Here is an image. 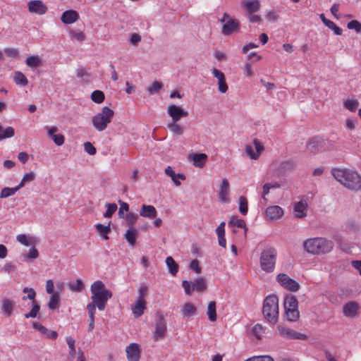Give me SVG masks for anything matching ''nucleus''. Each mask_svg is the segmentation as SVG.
I'll list each match as a JSON object with an SVG mask.
<instances>
[{
    "mask_svg": "<svg viewBox=\"0 0 361 361\" xmlns=\"http://www.w3.org/2000/svg\"><path fill=\"white\" fill-rule=\"evenodd\" d=\"M140 215L142 217L154 219L157 216V212L152 205L142 204L140 210Z\"/></svg>",
    "mask_w": 361,
    "mask_h": 361,
    "instance_id": "aec40b11",
    "label": "nucleus"
},
{
    "mask_svg": "<svg viewBox=\"0 0 361 361\" xmlns=\"http://www.w3.org/2000/svg\"><path fill=\"white\" fill-rule=\"evenodd\" d=\"M85 151L90 155H94L97 152L96 148L90 142H86L84 144Z\"/></svg>",
    "mask_w": 361,
    "mask_h": 361,
    "instance_id": "0e129e2a",
    "label": "nucleus"
},
{
    "mask_svg": "<svg viewBox=\"0 0 361 361\" xmlns=\"http://www.w3.org/2000/svg\"><path fill=\"white\" fill-rule=\"evenodd\" d=\"M331 174L345 188L353 191L361 190V176L355 171L347 169H333Z\"/></svg>",
    "mask_w": 361,
    "mask_h": 361,
    "instance_id": "f257e3e1",
    "label": "nucleus"
},
{
    "mask_svg": "<svg viewBox=\"0 0 361 361\" xmlns=\"http://www.w3.org/2000/svg\"><path fill=\"white\" fill-rule=\"evenodd\" d=\"M118 204L120 205V208H119L118 213V217L120 219H124L125 218L124 211L128 212L129 205L128 203L123 202L122 200H119Z\"/></svg>",
    "mask_w": 361,
    "mask_h": 361,
    "instance_id": "6e6d98bb",
    "label": "nucleus"
},
{
    "mask_svg": "<svg viewBox=\"0 0 361 361\" xmlns=\"http://www.w3.org/2000/svg\"><path fill=\"white\" fill-rule=\"evenodd\" d=\"M229 224L238 228H245L247 231L246 224L243 219L234 218L229 221Z\"/></svg>",
    "mask_w": 361,
    "mask_h": 361,
    "instance_id": "5fc2aeb1",
    "label": "nucleus"
},
{
    "mask_svg": "<svg viewBox=\"0 0 361 361\" xmlns=\"http://www.w3.org/2000/svg\"><path fill=\"white\" fill-rule=\"evenodd\" d=\"M196 312V307L191 302L185 303L181 309V312L184 317H190L195 314Z\"/></svg>",
    "mask_w": 361,
    "mask_h": 361,
    "instance_id": "c85d7f7f",
    "label": "nucleus"
},
{
    "mask_svg": "<svg viewBox=\"0 0 361 361\" xmlns=\"http://www.w3.org/2000/svg\"><path fill=\"white\" fill-rule=\"evenodd\" d=\"M164 172L166 175L171 177L172 181L176 186L180 185L181 183L180 180H184L185 179V176L184 174L176 173L171 166H167L165 169Z\"/></svg>",
    "mask_w": 361,
    "mask_h": 361,
    "instance_id": "412c9836",
    "label": "nucleus"
},
{
    "mask_svg": "<svg viewBox=\"0 0 361 361\" xmlns=\"http://www.w3.org/2000/svg\"><path fill=\"white\" fill-rule=\"evenodd\" d=\"M39 257V252L35 247H32L28 253L25 256L26 260H34Z\"/></svg>",
    "mask_w": 361,
    "mask_h": 361,
    "instance_id": "bf43d9fd",
    "label": "nucleus"
},
{
    "mask_svg": "<svg viewBox=\"0 0 361 361\" xmlns=\"http://www.w3.org/2000/svg\"><path fill=\"white\" fill-rule=\"evenodd\" d=\"M51 140L54 141V142L57 145V146H61L63 145L64 143V140H65V138H64V136L61 134V133H59V134H56L52 138Z\"/></svg>",
    "mask_w": 361,
    "mask_h": 361,
    "instance_id": "774afa93",
    "label": "nucleus"
},
{
    "mask_svg": "<svg viewBox=\"0 0 361 361\" xmlns=\"http://www.w3.org/2000/svg\"><path fill=\"white\" fill-rule=\"evenodd\" d=\"M359 106L357 99H348L344 102V106L350 111H355Z\"/></svg>",
    "mask_w": 361,
    "mask_h": 361,
    "instance_id": "09e8293b",
    "label": "nucleus"
},
{
    "mask_svg": "<svg viewBox=\"0 0 361 361\" xmlns=\"http://www.w3.org/2000/svg\"><path fill=\"white\" fill-rule=\"evenodd\" d=\"M128 361H139L141 355V349L138 343H132L126 348Z\"/></svg>",
    "mask_w": 361,
    "mask_h": 361,
    "instance_id": "ddd939ff",
    "label": "nucleus"
},
{
    "mask_svg": "<svg viewBox=\"0 0 361 361\" xmlns=\"http://www.w3.org/2000/svg\"><path fill=\"white\" fill-rule=\"evenodd\" d=\"M66 343L69 347V355L71 357H74L75 356V340L71 336L66 338Z\"/></svg>",
    "mask_w": 361,
    "mask_h": 361,
    "instance_id": "8fccbe9b",
    "label": "nucleus"
},
{
    "mask_svg": "<svg viewBox=\"0 0 361 361\" xmlns=\"http://www.w3.org/2000/svg\"><path fill=\"white\" fill-rule=\"evenodd\" d=\"M360 305L356 301L346 302L343 307V314L345 317L354 318L359 312Z\"/></svg>",
    "mask_w": 361,
    "mask_h": 361,
    "instance_id": "2eb2a0df",
    "label": "nucleus"
},
{
    "mask_svg": "<svg viewBox=\"0 0 361 361\" xmlns=\"http://www.w3.org/2000/svg\"><path fill=\"white\" fill-rule=\"evenodd\" d=\"M324 25L328 27L329 29L334 30V33L337 35H341L342 34V30L336 25V24L329 20L328 21H324Z\"/></svg>",
    "mask_w": 361,
    "mask_h": 361,
    "instance_id": "052dcab7",
    "label": "nucleus"
},
{
    "mask_svg": "<svg viewBox=\"0 0 361 361\" xmlns=\"http://www.w3.org/2000/svg\"><path fill=\"white\" fill-rule=\"evenodd\" d=\"M276 257L277 252L273 247L263 250L260 255L261 269L267 273L272 272L275 268Z\"/></svg>",
    "mask_w": 361,
    "mask_h": 361,
    "instance_id": "423d86ee",
    "label": "nucleus"
},
{
    "mask_svg": "<svg viewBox=\"0 0 361 361\" xmlns=\"http://www.w3.org/2000/svg\"><path fill=\"white\" fill-rule=\"evenodd\" d=\"M14 135L15 130L13 127L9 126L4 129L3 126L0 125V140L12 137Z\"/></svg>",
    "mask_w": 361,
    "mask_h": 361,
    "instance_id": "c9c22d12",
    "label": "nucleus"
},
{
    "mask_svg": "<svg viewBox=\"0 0 361 361\" xmlns=\"http://www.w3.org/2000/svg\"><path fill=\"white\" fill-rule=\"evenodd\" d=\"M114 115V112L111 109L107 106L103 107L100 113L92 117L93 126L98 131L104 130L111 122Z\"/></svg>",
    "mask_w": 361,
    "mask_h": 361,
    "instance_id": "39448f33",
    "label": "nucleus"
},
{
    "mask_svg": "<svg viewBox=\"0 0 361 361\" xmlns=\"http://www.w3.org/2000/svg\"><path fill=\"white\" fill-rule=\"evenodd\" d=\"M207 288L206 281L203 278H198L192 283V290L201 292Z\"/></svg>",
    "mask_w": 361,
    "mask_h": 361,
    "instance_id": "f704fd0d",
    "label": "nucleus"
},
{
    "mask_svg": "<svg viewBox=\"0 0 361 361\" xmlns=\"http://www.w3.org/2000/svg\"><path fill=\"white\" fill-rule=\"evenodd\" d=\"M70 290L73 292H81L84 288V284L81 279H77L75 283H70L68 285Z\"/></svg>",
    "mask_w": 361,
    "mask_h": 361,
    "instance_id": "c03bdc74",
    "label": "nucleus"
},
{
    "mask_svg": "<svg viewBox=\"0 0 361 361\" xmlns=\"http://www.w3.org/2000/svg\"><path fill=\"white\" fill-rule=\"evenodd\" d=\"M167 113L171 117V121L178 122L181 118L187 117L188 112L181 106L171 104L167 108Z\"/></svg>",
    "mask_w": 361,
    "mask_h": 361,
    "instance_id": "9b49d317",
    "label": "nucleus"
},
{
    "mask_svg": "<svg viewBox=\"0 0 361 361\" xmlns=\"http://www.w3.org/2000/svg\"><path fill=\"white\" fill-rule=\"evenodd\" d=\"M303 247L308 253L324 254L329 252L333 249L334 243L324 238H313L305 240Z\"/></svg>",
    "mask_w": 361,
    "mask_h": 361,
    "instance_id": "7ed1b4c3",
    "label": "nucleus"
},
{
    "mask_svg": "<svg viewBox=\"0 0 361 361\" xmlns=\"http://www.w3.org/2000/svg\"><path fill=\"white\" fill-rule=\"evenodd\" d=\"M124 219H126V224L129 228H134V226L138 219V215L133 212H128L125 215Z\"/></svg>",
    "mask_w": 361,
    "mask_h": 361,
    "instance_id": "37998d69",
    "label": "nucleus"
},
{
    "mask_svg": "<svg viewBox=\"0 0 361 361\" xmlns=\"http://www.w3.org/2000/svg\"><path fill=\"white\" fill-rule=\"evenodd\" d=\"M25 63L28 67L35 68L41 65L42 61L39 56L33 55L30 56L26 59Z\"/></svg>",
    "mask_w": 361,
    "mask_h": 361,
    "instance_id": "72a5a7b5",
    "label": "nucleus"
},
{
    "mask_svg": "<svg viewBox=\"0 0 361 361\" xmlns=\"http://www.w3.org/2000/svg\"><path fill=\"white\" fill-rule=\"evenodd\" d=\"M298 308V300L295 297L289 295L286 297L284 300V309H295Z\"/></svg>",
    "mask_w": 361,
    "mask_h": 361,
    "instance_id": "a19ab883",
    "label": "nucleus"
},
{
    "mask_svg": "<svg viewBox=\"0 0 361 361\" xmlns=\"http://www.w3.org/2000/svg\"><path fill=\"white\" fill-rule=\"evenodd\" d=\"M95 228L97 231L104 240L109 239L108 233L111 232L110 223H109L106 226L102 224H97L95 225Z\"/></svg>",
    "mask_w": 361,
    "mask_h": 361,
    "instance_id": "c756f323",
    "label": "nucleus"
},
{
    "mask_svg": "<svg viewBox=\"0 0 361 361\" xmlns=\"http://www.w3.org/2000/svg\"><path fill=\"white\" fill-rule=\"evenodd\" d=\"M348 29L355 30L357 32H360L361 31V23H360L357 20H353L350 21L347 25Z\"/></svg>",
    "mask_w": 361,
    "mask_h": 361,
    "instance_id": "e2e57ef3",
    "label": "nucleus"
},
{
    "mask_svg": "<svg viewBox=\"0 0 361 361\" xmlns=\"http://www.w3.org/2000/svg\"><path fill=\"white\" fill-rule=\"evenodd\" d=\"M105 207H106V210L103 214L104 218L111 217L118 209L117 205L115 203H106Z\"/></svg>",
    "mask_w": 361,
    "mask_h": 361,
    "instance_id": "de8ad7c7",
    "label": "nucleus"
},
{
    "mask_svg": "<svg viewBox=\"0 0 361 361\" xmlns=\"http://www.w3.org/2000/svg\"><path fill=\"white\" fill-rule=\"evenodd\" d=\"M78 78H80L85 83H89L91 81V75L86 69L79 68L76 71Z\"/></svg>",
    "mask_w": 361,
    "mask_h": 361,
    "instance_id": "58836bf2",
    "label": "nucleus"
},
{
    "mask_svg": "<svg viewBox=\"0 0 361 361\" xmlns=\"http://www.w3.org/2000/svg\"><path fill=\"white\" fill-rule=\"evenodd\" d=\"M191 160L195 167L202 168L207 160V155L204 153H195L191 156Z\"/></svg>",
    "mask_w": 361,
    "mask_h": 361,
    "instance_id": "b1692460",
    "label": "nucleus"
},
{
    "mask_svg": "<svg viewBox=\"0 0 361 361\" xmlns=\"http://www.w3.org/2000/svg\"><path fill=\"white\" fill-rule=\"evenodd\" d=\"M207 316L211 322H215L217 319L216 310V302L210 301L208 304Z\"/></svg>",
    "mask_w": 361,
    "mask_h": 361,
    "instance_id": "473e14b6",
    "label": "nucleus"
},
{
    "mask_svg": "<svg viewBox=\"0 0 361 361\" xmlns=\"http://www.w3.org/2000/svg\"><path fill=\"white\" fill-rule=\"evenodd\" d=\"M23 292L24 293H27V296H23V300H25L26 299H29V300H32L33 302L35 301V296H36V293L34 289H32V288H25L23 289Z\"/></svg>",
    "mask_w": 361,
    "mask_h": 361,
    "instance_id": "680f3d73",
    "label": "nucleus"
},
{
    "mask_svg": "<svg viewBox=\"0 0 361 361\" xmlns=\"http://www.w3.org/2000/svg\"><path fill=\"white\" fill-rule=\"evenodd\" d=\"M124 237L130 245L134 246L137 237V230L135 228H129L126 231Z\"/></svg>",
    "mask_w": 361,
    "mask_h": 361,
    "instance_id": "cd10ccee",
    "label": "nucleus"
},
{
    "mask_svg": "<svg viewBox=\"0 0 361 361\" xmlns=\"http://www.w3.org/2000/svg\"><path fill=\"white\" fill-rule=\"evenodd\" d=\"M147 309V301L145 299L136 298L135 302L131 306L132 312L135 318L140 317Z\"/></svg>",
    "mask_w": 361,
    "mask_h": 361,
    "instance_id": "dca6fc26",
    "label": "nucleus"
},
{
    "mask_svg": "<svg viewBox=\"0 0 361 361\" xmlns=\"http://www.w3.org/2000/svg\"><path fill=\"white\" fill-rule=\"evenodd\" d=\"M90 291L92 302L97 305L99 310H104L108 300L112 297V293L106 289L104 283L99 280L91 285Z\"/></svg>",
    "mask_w": 361,
    "mask_h": 361,
    "instance_id": "f03ea898",
    "label": "nucleus"
},
{
    "mask_svg": "<svg viewBox=\"0 0 361 361\" xmlns=\"http://www.w3.org/2000/svg\"><path fill=\"white\" fill-rule=\"evenodd\" d=\"M276 281L284 288L296 292L300 289V284L286 274H279L276 276Z\"/></svg>",
    "mask_w": 361,
    "mask_h": 361,
    "instance_id": "1a4fd4ad",
    "label": "nucleus"
},
{
    "mask_svg": "<svg viewBox=\"0 0 361 361\" xmlns=\"http://www.w3.org/2000/svg\"><path fill=\"white\" fill-rule=\"evenodd\" d=\"M20 190L18 185L14 188L5 187L0 192V198L4 199L11 197L16 194V192Z\"/></svg>",
    "mask_w": 361,
    "mask_h": 361,
    "instance_id": "e433bc0d",
    "label": "nucleus"
},
{
    "mask_svg": "<svg viewBox=\"0 0 361 361\" xmlns=\"http://www.w3.org/2000/svg\"><path fill=\"white\" fill-rule=\"evenodd\" d=\"M245 361H274V359L269 355L254 356L247 359Z\"/></svg>",
    "mask_w": 361,
    "mask_h": 361,
    "instance_id": "69168bd1",
    "label": "nucleus"
},
{
    "mask_svg": "<svg viewBox=\"0 0 361 361\" xmlns=\"http://www.w3.org/2000/svg\"><path fill=\"white\" fill-rule=\"evenodd\" d=\"M166 264L168 267L169 273L175 276L178 271V265L173 259L172 257H167L166 259Z\"/></svg>",
    "mask_w": 361,
    "mask_h": 361,
    "instance_id": "2f4dec72",
    "label": "nucleus"
},
{
    "mask_svg": "<svg viewBox=\"0 0 361 361\" xmlns=\"http://www.w3.org/2000/svg\"><path fill=\"white\" fill-rule=\"evenodd\" d=\"M212 73L214 76L218 79L219 90H227L228 86L224 73L216 68H214Z\"/></svg>",
    "mask_w": 361,
    "mask_h": 361,
    "instance_id": "a878e982",
    "label": "nucleus"
},
{
    "mask_svg": "<svg viewBox=\"0 0 361 361\" xmlns=\"http://www.w3.org/2000/svg\"><path fill=\"white\" fill-rule=\"evenodd\" d=\"M264 149V145L257 139H254L252 143L245 146L246 154L252 160H257Z\"/></svg>",
    "mask_w": 361,
    "mask_h": 361,
    "instance_id": "6e6552de",
    "label": "nucleus"
},
{
    "mask_svg": "<svg viewBox=\"0 0 361 361\" xmlns=\"http://www.w3.org/2000/svg\"><path fill=\"white\" fill-rule=\"evenodd\" d=\"M295 166V162L293 160L289 159L281 163L279 170L281 173H286L288 171L294 170Z\"/></svg>",
    "mask_w": 361,
    "mask_h": 361,
    "instance_id": "7c9ffc66",
    "label": "nucleus"
},
{
    "mask_svg": "<svg viewBox=\"0 0 361 361\" xmlns=\"http://www.w3.org/2000/svg\"><path fill=\"white\" fill-rule=\"evenodd\" d=\"M279 335L286 339L305 340L307 336L305 334L295 331V330L281 325L277 326Z\"/></svg>",
    "mask_w": 361,
    "mask_h": 361,
    "instance_id": "9d476101",
    "label": "nucleus"
},
{
    "mask_svg": "<svg viewBox=\"0 0 361 361\" xmlns=\"http://www.w3.org/2000/svg\"><path fill=\"white\" fill-rule=\"evenodd\" d=\"M243 4L248 14L258 11L261 6L259 0H245Z\"/></svg>",
    "mask_w": 361,
    "mask_h": 361,
    "instance_id": "393cba45",
    "label": "nucleus"
},
{
    "mask_svg": "<svg viewBox=\"0 0 361 361\" xmlns=\"http://www.w3.org/2000/svg\"><path fill=\"white\" fill-rule=\"evenodd\" d=\"M322 140L316 137L311 139L307 144V150L313 154L318 153L322 150Z\"/></svg>",
    "mask_w": 361,
    "mask_h": 361,
    "instance_id": "4be33fe9",
    "label": "nucleus"
},
{
    "mask_svg": "<svg viewBox=\"0 0 361 361\" xmlns=\"http://www.w3.org/2000/svg\"><path fill=\"white\" fill-rule=\"evenodd\" d=\"M40 310L39 305L36 302V301H34L32 302V308L31 310L25 314V317L28 318H35L37 316V314L39 313Z\"/></svg>",
    "mask_w": 361,
    "mask_h": 361,
    "instance_id": "3c124183",
    "label": "nucleus"
},
{
    "mask_svg": "<svg viewBox=\"0 0 361 361\" xmlns=\"http://www.w3.org/2000/svg\"><path fill=\"white\" fill-rule=\"evenodd\" d=\"M59 296L57 293L51 295L48 303V308L54 310L59 307Z\"/></svg>",
    "mask_w": 361,
    "mask_h": 361,
    "instance_id": "49530a36",
    "label": "nucleus"
},
{
    "mask_svg": "<svg viewBox=\"0 0 361 361\" xmlns=\"http://www.w3.org/2000/svg\"><path fill=\"white\" fill-rule=\"evenodd\" d=\"M230 183L226 178H223L219 184L218 197L221 202H230Z\"/></svg>",
    "mask_w": 361,
    "mask_h": 361,
    "instance_id": "f8f14e48",
    "label": "nucleus"
},
{
    "mask_svg": "<svg viewBox=\"0 0 361 361\" xmlns=\"http://www.w3.org/2000/svg\"><path fill=\"white\" fill-rule=\"evenodd\" d=\"M35 178L36 174L35 172L30 171L28 173H26L25 174H24L20 183L18 185V188H20V189L23 188L27 183L33 181L35 179Z\"/></svg>",
    "mask_w": 361,
    "mask_h": 361,
    "instance_id": "4c0bfd02",
    "label": "nucleus"
},
{
    "mask_svg": "<svg viewBox=\"0 0 361 361\" xmlns=\"http://www.w3.org/2000/svg\"><path fill=\"white\" fill-rule=\"evenodd\" d=\"M104 97V92H92L91 99L95 103H102Z\"/></svg>",
    "mask_w": 361,
    "mask_h": 361,
    "instance_id": "4d7b16f0",
    "label": "nucleus"
},
{
    "mask_svg": "<svg viewBox=\"0 0 361 361\" xmlns=\"http://www.w3.org/2000/svg\"><path fill=\"white\" fill-rule=\"evenodd\" d=\"M283 214V209L278 205L269 206L265 209L266 216L269 220L280 219Z\"/></svg>",
    "mask_w": 361,
    "mask_h": 361,
    "instance_id": "f3484780",
    "label": "nucleus"
},
{
    "mask_svg": "<svg viewBox=\"0 0 361 361\" xmlns=\"http://www.w3.org/2000/svg\"><path fill=\"white\" fill-rule=\"evenodd\" d=\"M27 7L30 13L38 15H43L47 11V6L40 0L30 1Z\"/></svg>",
    "mask_w": 361,
    "mask_h": 361,
    "instance_id": "4468645a",
    "label": "nucleus"
},
{
    "mask_svg": "<svg viewBox=\"0 0 361 361\" xmlns=\"http://www.w3.org/2000/svg\"><path fill=\"white\" fill-rule=\"evenodd\" d=\"M239 212L243 215H246L248 212L247 200L244 196H240L238 200Z\"/></svg>",
    "mask_w": 361,
    "mask_h": 361,
    "instance_id": "a18cd8bd",
    "label": "nucleus"
},
{
    "mask_svg": "<svg viewBox=\"0 0 361 361\" xmlns=\"http://www.w3.org/2000/svg\"><path fill=\"white\" fill-rule=\"evenodd\" d=\"M79 19V14L74 10H68L63 13L61 17V21L64 24H71Z\"/></svg>",
    "mask_w": 361,
    "mask_h": 361,
    "instance_id": "6ab92c4d",
    "label": "nucleus"
},
{
    "mask_svg": "<svg viewBox=\"0 0 361 361\" xmlns=\"http://www.w3.org/2000/svg\"><path fill=\"white\" fill-rule=\"evenodd\" d=\"M262 313L264 318L271 324L279 320V299L275 295H268L264 300Z\"/></svg>",
    "mask_w": 361,
    "mask_h": 361,
    "instance_id": "20e7f679",
    "label": "nucleus"
},
{
    "mask_svg": "<svg viewBox=\"0 0 361 361\" xmlns=\"http://www.w3.org/2000/svg\"><path fill=\"white\" fill-rule=\"evenodd\" d=\"M252 334L257 339H262L264 334V327L262 324H257L252 328Z\"/></svg>",
    "mask_w": 361,
    "mask_h": 361,
    "instance_id": "864d4df0",
    "label": "nucleus"
},
{
    "mask_svg": "<svg viewBox=\"0 0 361 361\" xmlns=\"http://www.w3.org/2000/svg\"><path fill=\"white\" fill-rule=\"evenodd\" d=\"M167 127L174 134L181 135L183 133V127L177 123V122L171 121L167 124Z\"/></svg>",
    "mask_w": 361,
    "mask_h": 361,
    "instance_id": "79ce46f5",
    "label": "nucleus"
},
{
    "mask_svg": "<svg viewBox=\"0 0 361 361\" xmlns=\"http://www.w3.org/2000/svg\"><path fill=\"white\" fill-rule=\"evenodd\" d=\"M166 331V326L164 322L157 323L155 327V331L154 333V339L158 341L162 339Z\"/></svg>",
    "mask_w": 361,
    "mask_h": 361,
    "instance_id": "bb28decb",
    "label": "nucleus"
},
{
    "mask_svg": "<svg viewBox=\"0 0 361 361\" xmlns=\"http://www.w3.org/2000/svg\"><path fill=\"white\" fill-rule=\"evenodd\" d=\"M41 334L45 335L47 338L53 340L56 339L58 336V333L56 331L49 330L46 327H44V330H42Z\"/></svg>",
    "mask_w": 361,
    "mask_h": 361,
    "instance_id": "338daca9",
    "label": "nucleus"
},
{
    "mask_svg": "<svg viewBox=\"0 0 361 361\" xmlns=\"http://www.w3.org/2000/svg\"><path fill=\"white\" fill-rule=\"evenodd\" d=\"M307 203L305 200H300L295 204L294 212L296 218L302 219L307 216Z\"/></svg>",
    "mask_w": 361,
    "mask_h": 361,
    "instance_id": "a211bd4d",
    "label": "nucleus"
},
{
    "mask_svg": "<svg viewBox=\"0 0 361 361\" xmlns=\"http://www.w3.org/2000/svg\"><path fill=\"white\" fill-rule=\"evenodd\" d=\"M15 302L8 298H4L1 301V311L6 317H10L14 310Z\"/></svg>",
    "mask_w": 361,
    "mask_h": 361,
    "instance_id": "5701e85b",
    "label": "nucleus"
},
{
    "mask_svg": "<svg viewBox=\"0 0 361 361\" xmlns=\"http://www.w3.org/2000/svg\"><path fill=\"white\" fill-rule=\"evenodd\" d=\"M220 22L223 23L222 33L224 35H230L238 30L240 23L238 20L232 18L228 14L224 13Z\"/></svg>",
    "mask_w": 361,
    "mask_h": 361,
    "instance_id": "0eeeda50",
    "label": "nucleus"
},
{
    "mask_svg": "<svg viewBox=\"0 0 361 361\" xmlns=\"http://www.w3.org/2000/svg\"><path fill=\"white\" fill-rule=\"evenodd\" d=\"M69 35L71 39H74L78 42H82L85 39V35L82 32L70 30Z\"/></svg>",
    "mask_w": 361,
    "mask_h": 361,
    "instance_id": "603ef678",
    "label": "nucleus"
},
{
    "mask_svg": "<svg viewBox=\"0 0 361 361\" xmlns=\"http://www.w3.org/2000/svg\"><path fill=\"white\" fill-rule=\"evenodd\" d=\"M14 81L18 85H26L27 80L25 76L20 72H16L14 75Z\"/></svg>",
    "mask_w": 361,
    "mask_h": 361,
    "instance_id": "13d9d810",
    "label": "nucleus"
},
{
    "mask_svg": "<svg viewBox=\"0 0 361 361\" xmlns=\"http://www.w3.org/2000/svg\"><path fill=\"white\" fill-rule=\"evenodd\" d=\"M285 314L287 320L289 322H296L300 317L298 308L285 310Z\"/></svg>",
    "mask_w": 361,
    "mask_h": 361,
    "instance_id": "ea45409f",
    "label": "nucleus"
}]
</instances>
